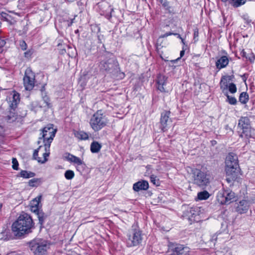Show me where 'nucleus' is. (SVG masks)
<instances>
[{
  "mask_svg": "<svg viewBox=\"0 0 255 255\" xmlns=\"http://www.w3.org/2000/svg\"><path fill=\"white\" fill-rule=\"evenodd\" d=\"M32 223V220L28 214L20 215L12 224V231L15 236L20 237L30 232Z\"/></svg>",
  "mask_w": 255,
  "mask_h": 255,
  "instance_id": "f257e3e1",
  "label": "nucleus"
},
{
  "mask_svg": "<svg viewBox=\"0 0 255 255\" xmlns=\"http://www.w3.org/2000/svg\"><path fill=\"white\" fill-rule=\"evenodd\" d=\"M189 172L191 182L200 187H205L210 182L209 175L206 172L197 168H191Z\"/></svg>",
  "mask_w": 255,
  "mask_h": 255,
  "instance_id": "f03ea898",
  "label": "nucleus"
},
{
  "mask_svg": "<svg viewBox=\"0 0 255 255\" xmlns=\"http://www.w3.org/2000/svg\"><path fill=\"white\" fill-rule=\"evenodd\" d=\"M226 172L227 176H230L227 180H234L236 176L237 171L239 168L237 155L234 153H230L227 156L225 161Z\"/></svg>",
  "mask_w": 255,
  "mask_h": 255,
  "instance_id": "7ed1b4c3",
  "label": "nucleus"
},
{
  "mask_svg": "<svg viewBox=\"0 0 255 255\" xmlns=\"http://www.w3.org/2000/svg\"><path fill=\"white\" fill-rule=\"evenodd\" d=\"M56 132V129L54 128L53 125H48L42 130V138L45 151V152H42V154L45 156L49 155L50 144L55 136Z\"/></svg>",
  "mask_w": 255,
  "mask_h": 255,
  "instance_id": "20e7f679",
  "label": "nucleus"
},
{
  "mask_svg": "<svg viewBox=\"0 0 255 255\" xmlns=\"http://www.w3.org/2000/svg\"><path fill=\"white\" fill-rule=\"evenodd\" d=\"M108 123L106 116L102 110H98L92 116L89 124L94 131H98L106 127Z\"/></svg>",
  "mask_w": 255,
  "mask_h": 255,
  "instance_id": "39448f33",
  "label": "nucleus"
},
{
  "mask_svg": "<svg viewBox=\"0 0 255 255\" xmlns=\"http://www.w3.org/2000/svg\"><path fill=\"white\" fill-rule=\"evenodd\" d=\"M29 247L34 255H46L49 245L44 240L35 239L30 242Z\"/></svg>",
  "mask_w": 255,
  "mask_h": 255,
  "instance_id": "423d86ee",
  "label": "nucleus"
},
{
  "mask_svg": "<svg viewBox=\"0 0 255 255\" xmlns=\"http://www.w3.org/2000/svg\"><path fill=\"white\" fill-rule=\"evenodd\" d=\"M217 199L221 204H229L235 200L236 197L233 191L230 190H223L218 192Z\"/></svg>",
  "mask_w": 255,
  "mask_h": 255,
  "instance_id": "0eeeda50",
  "label": "nucleus"
},
{
  "mask_svg": "<svg viewBox=\"0 0 255 255\" xmlns=\"http://www.w3.org/2000/svg\"><path fill=\"white\" fill-rule=\"evenodd\" d=\"M117 66V61L113 58H105L101 60L99 67L100 69L103 71H106L111 73L115 69Z\"/></svg>",
  "mask_w": 255,
  "mask_h": 255,
  "instance_id": "6e6552de",
  "label": "nucleus"
},
{
  "mask_svg": "<svg viewBox=\"0 0 255 255\" xmlns=\"http://www.w3.org/2000/svg\"><path fill=\"white\" fill-rule=\"evenodd\" d=\"M23 85L26 90H31L35 84V75L30 68H27L23 78Z\"/></svg>",
  "mask_w": 255,
  "mask_h": 255,
  "instance_id": "1a4fd4ad",
  "label": "nucleus"
},
{
  "mask_svg": "<svg viewBox=\"0 0 255 255\" xmlns=\"http://www.w3.org/2000/svg\"><path fill=\"white\" fill-rule=\"evenodd\" d=\"M141 232L135 229L131 234L128 235L127 243L128 247L136 246L141 243Z\"/></svg>",
  "mask_w": 255,
  "mask_h": 255,
  "instance_id": "9d476101",
  "label": "nucleus"
},
{
  "mask_svg": "<svg viewBox=\"0 0 255 255\" xmlns=\"http://www.w3.org/2000/svg\"><path fill=\"white\" fill-rule=\"evenodd\" d=\"M170 111H164L161 114L160 125L161 129L163 131H165L170 127L172 121L170 118Z\"/></svg>",
  "mask_w": 255,
  "mask_h": 255,
  "instance_id": "9b49d317",
  "label": "nucleus"
},
{
  "mask_svg": "<svg viewBox=\"0 0 255 255\" xmlns=\"http://www.w3.org/2000/svg\"><path fill=\"white\" fill-rule=\"evenodd\" d=\"M44 145H39L38 148L34 151L33 156V158L37 160L38 162L44 163L47 160V157L48 156H45L43 155L42 152H45Z\"/></svg>",
  "mask_w": 255,
  "mask_h": 255,
  "instance_id": "f8f14e48",
  "label": "nucleus"
},
{
  "mask_svg": "<svg viewBox=\"0 0 255 255\" xmlns=\"http://www.w3.org/2000/svg\"><path fill=\"white\" fill-rule=\"evenodd\" d=\"M178 35V37L181 39L182 42L183 44H185L184 40V39L180 36L179 34H178L177 33H173L172 32H167L163 35H161L159 37V38L157 39V48L159 49L160 47H163L165 46L166 45V41L165 40V38L167 37L168 36L171 35Z\"/></svg>",
  "mask_w": 255,
  "mask_h": 255,
  "instance_id": "ddd939ff",
  "label": "nucleus"
},
{
  "mask_svg": "<svg viewBox=\"0 0 255 255\" xmlns=\"http://www.w3.org/2000/svg\"><path fill=\"white\" fill-rule=\"evenodd\" d=\"M249 206V202L246 200H243L238 203L236 207V211L241 214L246 213L248 211Z\"/></svg>",
  "mask_w": 255,
  "mask_h": 255,
  "instance_id": "4468645a",
  "label": "nucleus"
},
{
  "mask_svg": "<svg viewBox=\"0 0 255 255\" xmlns=\"http://www.w3.org/2000/svg\"><path fill=\"white\" fill-rule=\"evenodd\" d=\"M167 78L162 75H159L157 77V89L162 92H166L168 91L165 87L166 84Z\"/></svg>",
  "mask_w": 255,
  "mask_h": 255,
  "instance_id": "2eb2a0df",
  "label": "nucleus"
},
{
  "mask_svg": "<svg viewBox=\"0 0 255 255\" xmlns=\"http://www.w3.org/2000/svg\"><path fill=\"white\" fill-rule=\"evenodd\" d=\"M230 78L228 76H224L222 77L220 82V88L225 95H227L228 88L229 85Z\"/></svg>",
  "mask_w": 255,
  "mask_h": 255,
  "instance_id": "dca6fc26",
  "label": "nucleus"
},
{
  "mask_svg": "<svg viewBox=\"0 0 255 255\" xmlns=\"http://www.w3.org/2000/svg\"><path fill=\"white\" fill-rule=\"evenodd\" d=\"M229 59L227 56H222L216 62V66L217 69L220 70L227 67L229 64Z\"/></svg>",
  "mask_w": 255,
  "mask_h": 255,
  "instance_id": "f3484780",
  "label": "nucleus"
},
{
  "mask_svg": "<svg viewBox=\"0 0 255 255\" xmlns=\"http://www.w3.org/2000/svg\"><path fill=\"white\" fill-rule=\"evenodd\" d=\"M64 158L68 161L76 164L78 165H81L83 164V161L78 157H77L69 153H66L64 155Z\"/></svg>",
  "mask_w": 255,
  "mask_h": 255,
  "instance_id": "a211bd4d",
  "label": "nucleus"
},
{
  "mask_svg": "<svg viewBox=\"0 0 255 255\" xmlns=\"http://www.w3.org/2000/svg\"><path fill=\"white\" fill-rule=\"evenodd\" d=\"M20 101L19 95L16 92H14L12 96L9 98V106L11 109L14 110Z\"/></svg>",
  "mask_w": 255,
  "mask_h": 255,
  "instance_id": "6ab92c4d",
  "label": "nucleus"
},
{
  "mask_svg": "<svg viewBox=\"0 0 255 255\" xmlns=\"http://www.w3.org/2000/svg\"><path fill=\"white\" fill-rule=\"evenodd\" d=\"M49 102V99L46 95H42V99L39 102V108H42L44 111L47 110L51 107Z\"/></svg>",
  "mask_w": 255,
  "mask_h": 255,
  "instance_id": "aec40b11",
  "label": "nucleus"
},
{
  "mask_svg": "<svg viewBox=\"0 0 255 255\" xmlns=\"http://www.w3.org/2000/svg\"><path fill=\"white\" fill-rule=\"evenodd\" d=\"M250 120L248 117H242L239 121V126L244 130L249 128Z\"/></svg>",
  "mask_w": 255,
  "mask_h": 255,
  "instance_id": "412c9836",
  "label": "nucleus"
},
{
  "mask_svg": "<svg viewBox=\"0 0 255 255\" xmlns=\"http://www.w3.org/2000/svg\"><path fill=\"white\" fill-rule=\"evenodd\" d=\"M41 197H37L30 202V209L31 211L34 213H36L39 210L38 206L40 202Z\"/></svg>",
  "mask_w": 255,
  "mask_h": 255,
  "instance_id": "4be33fe9",
  "label": "nucleus"
},
{
  "mask_svg": "<svg viewBox=\"0 0 255 255\" xmlns=\"http://www.w3.org/2000/svg\"><path fill=\"white\" fill-rule=\"evenodd\" d=\"M74 135L76 137L80 140H86L89 138L88 134L87 132L82 130L75 131Z\"/></svg>",
  "mask_w": 255,
  "mask_h": 255,
  "instance_id": "5701e85b",
  "label": "nucleus"
},
{
  "mask_svg": "<svg viewBox=\"0 0 255 255\" xmlns=\"http://www.w3.org/2000/svg\"><path fill=\"white\" fill-rule=\"evenodd\" d=\"M102 145L97 141L92 142L90 146V149L92 153H98L100 151Z\"/></svg>",
  "mask_w": 255,
  "mask_h": 255,
  "instance_id": "b1692460",
  "label": "nucleus"
},
{
  "mask_svg": "<svg viewBox=\"0 0 255 255\" xmlns=\"http://www.w3.org/2000/svg\"><path fill=\"white\" fill-rule=\"evenodd\" d=\"M133 189L135 192L143 190V180H141L133 185Z\"/></svg>",
  "mask_w": 255,
  "mask_h": 255,
  "instance_id": "393cba45",
  "label": "nucleus"
},
{
  "mask_svg": "<svg viewBox=\"0 0 255 255\" xmlns=\"http://www.w3.org/2000/svg\"><path fill=\"white\" fill-rule=\"evenodd\" d=\"M20 174L21 177H22L24 178H29L33 177L35 176L34 173L26 170H22L20 172Z\"/></svg>",
  "mask_w": 255,
  "mask_h": 255,
  "instance_id": "a878e982",
  "label": "nucleus"
},
{
  "mask_svg": "<svg viewBox=\"0 0 255 255\" xmlns=\"http://www.w3.org/2000/svg\"><path fill=\"white\" fill-rule=\"evenodd\" d=\"M249 100V95L246 92H242L239 97V101L242 104H246Z\"/></svg>",
  "mask_w": 255,
  "mask_h": 255,
  "instance_id": "bb28decb",
  "label": "nucleus"
},
{
  "mask_svg": "<svg viewBox=\"0 0 255 255\" xmlns=\"http://www.w3.org/2000/svg\"><path fill=\"white\" fill-rule=\"evenodd\" d=\"M210 196L209 193L207 191H204L198 193V198L199 200H206Z\"/></svg>",
  "mask_w": 255,
  "mask_h": 255,
  "instance_id": "cd10ccee",
  "label": "nucleus"
},
{
  "mask_svg": "<svg viewBox=\"0 0 255 255\" xmlns=\"http://www.w3.org/2000/svg\"><path fill=\"white\" fill-rule=\"evenodd\" d=\"M35 213L37 215L39 223L41 225H42L44 221L45 217L44 214L42 211H40L39 210H38V211L36 212Z\"/></svg>",
  "mask_w": 255,
  "mask_h": 255,
  "instance_id": "c85d7f7f",
  "label": "nucleus"
},
{
  "mask_svg": "<svg viewBox=\"0 0 255 255\" xmlns=\"http://www.w3.org/2000/svg\"><path fill=\"white\" fill-rule=\"evenodd\" d=\"M75 174L73 171L68 170L66 171L64 174L65 177L68 180H71L74 177Z\"/></svg>",
  "mask_w": 255,
  "mask_h": 255,
  "instance_id": "c756f323",
  "label": "nucleus"
},
{
  "mask_svg": "<svg viewBox=\"0 0 255 255\" xmlns=\"http://www.w3.org/2000/svg\"><path fill=\"white\" fill-rule=\"evenodd\" d=\"M150 182L154 185L158 186L160 185L159 180L157 178V177L154 175H151L150 176Z\"/></svg>",
  "mask_w": 255,
  "mask_h": 255,
  "instance_id": "7c9ffc66",
  "label": "nucleus"
},
{
  "mask_svg": "<svg viewBox=\"0 0 255 255\" xmlns=\"http://www.w3.org/2000/svg\"><path fill=\"white\" fill-rule=\"evenodd\" d=\"M246 2V0H235L232 3V5L235 7H238L244 4Z\"/></svg>",
  "mask_w": 255,
  "mask_h": 255,
  "instance_id": "2f4dec72",
  "label": "nucleus"
},
{
  "mask_svg": "<svg viewBox=\"0 0 255 255\" xmlns=\"http://www.w3.org/2000/svg\"><path fill=\"white\" fill-rule=\"evenodd\" d=\"M30 108L31 110L36 111L39 108V102H32L30 104Z\"/></svg>",
  "mask_w": 255,
  "mask_h": 255,
  "instance_id": "473e14b6",
  "label": "nucleus"
},
{
  "mask_svg": "<svg viewBox=\"0 0 255 255\" xmlns=\"http://www.w3.org/2000/svg\"><path fill=\"white\" fill-rule=\"evenodd\" d=\"M39 182V179L37 178H33L30 179L28 182V185L31 187L37 186Z\"/></svg>",
  "mask_w": 255,
  "mask_h": 255,
  "instance_id": "72a5a7b5",
  "label": "nucleus"
},
{
  "mask_svg": "<svg viewBox=\"0 0 255 255\" xmlns=\"http://www.w3.org/2000/svg\"><path fill=\"white\" fill-rule=\"evenodd\" d=\"M227 97V101L231 104V105H235L237 103V100L235 97L230 96L228 95V94L227 93V95H225Z\"/></svg>",
  "mask_w": 255,
  "mask_h": 255,
  "instance_id": "f704fd0d",
  "label": "nucleus"
},
{
  "mask_svg": "<svg viewBox=\"0 0 255 255\" xmlns=\"http://www.w3.org/2000/svg\"><path fill=\"white\" fill-rule=\"evenodd\" d=\"M228 89H229L230 92L232 94L235 93L237 92L236 86L234 83L229 84Z\"/></svg>",
  "mask_w": 255,
  "mask_h": 255,
  "instance_id": "c9c22d12",
  "label": "nucleus"
},
{
  "mask_svg": "<svg viewBox=\"0 0 255 255\" xmlns=\"http://www.w3.org/2000/svg\"><path fill=\"white\" fill-rule=\"evenodd\" d=\"M12 168L14 170L18 169V163L16 158H13L12 159Z\"/></svg>",
  "mask_w": 255,
  "mask_h": 255,
  "instance_id": "e433bc0d",
  "label": "nucleus"
},
{
  "mask_svg": "<svg viewBox=\"0 0 255 255\" xmlns=\"http://www.w3.org/2000/svg\"><path fill=\"white\" fill-rule=\"evenodd\" d=\"M160 3L162 4V5L167 9H169L170 8V6L169 3L167 2L165 0H159Z\"/></svg>",
  "mask_w": 255,
  "mask_h": 255,
  "instance_id": "4c0bfd02",
  "label": "nucleus"
},
{
  "mask_svg": "<svg viewBox=\"0 0 255 255\" xmlns=\"http://www.w3.org/2000/svg\"><path fill=\"white\" fill-rule=\"evenodd\" d=\"M20 47L22 50H25L27 48V44L24 41H20L19 43Z\"/></svg>",
  "mask_w": 255,
  "mask_h": 255,
  "instance_id": "58836bf2",
  "label": "nucleus"
},
{
  "mask_svg": "<svg viewBox=\"0 0 255 255\" xmlns=\"http://www.w3.org/2000/svg\"><path fill=\"white\" fill-rule=\"evenodd\" d=\"M199 32L197 29H195L194 31V42H196L198 40Z\"/></svg>",
  "mask_w": 255,
  "mask_h": 255,
  "instance_id": "ea45409f",
  "label": "nucleus"
},
{
  "mask_svg": "<svg viewBox=\"0 0 255 255\" xmlns=\"http://www.w3.org/2000/svg\"><path fill=\"white\" fill-rule=\"evenodd\" d=\"M4 234H5L6 235H7V232L6 231H5L1 233V237H0V239L1 240H6L8 239L7 237H5L3 236V235H4Z\"/></svg>",
  "mask_w": 255,
  "mask_h": 255,
  "instance_id": "a19ab883",
  "label": "nucleus"
},
{
  "mask_svg": "<svg viewBox=\"0 0 255 255\" xmlns=\"http://www.w3.org/2000/svg\"><path fill=\"white\" fill-rule=\"evenodd\" d=\"M249 60H250L251 62H254L255 59V57L253 53H251L249 56H248Z\"/></svg>",
  "mask_w": 255,
  "mask_h": 255,
  "instance_id": "79ce46f5",
  "label": "nucleus"
},
{
  "mask_svg": "<svg viewBox=\"0 0 255 255\" xmlns=\"http://www.w3.org/2000/svg\"><path fill=\"white\" fill-rule=\"evenodd\" d=\"M32 54V52L29 50V51L24 52V56L26 58H29L31 57Z\"/></svg>",
  "mask_w": 255,
  "mask_h": 255,
  "instance_id": "37998d69",
  "label": "nucleus"
},
{
  "mask_svg": "<svg viewBox=\"0 0 255 255\" xmlns=\"http://www.w3.org/2000/svg\"><path fill=\"white\" fill-rule=\"evenodd\" d=\"M241 55L243 57H246L247 59L248 58V57L247 56L246 52L244 50H243L241 52Z\"/></svg>",
  "mask_w": 255,
  "mask_h": 255,
  "instance_id": "c03bdc74",
  "label": "nucleus"
},
{
  "mask_svg": "<svg viewBox=\"0 0 255 255\" xmlns=\"http://www.w3.org/2000/svg\"><path fill=\"white\" fill-rule=\"evenodd\" d=\"M5 44V42L4 40L0 39V47H3Z\"/></svg>",
  "mask_w": 255,
  "mask_h": 255,
  "instance_id": "a18cd8bd",
  "label": "nucleus"
},
{
  "mask_svg": "<svg viewBox=\"0 0 255 255\" xmlns=\"http://www.w3.org/2000/svg\"><path fill=\"white\" fill-rule=\"evenodd\" d=\"M194 211H195L194 210L190 208V209H189V211L188 210L187 211V212L190 213L191 214V216H192L193 215H194Z\"/></svg>",
  "mask_w": 255,
  "mask_h": 255,
  "instance_id": "49530a36",
  "label": "nucleus"
},
{
  "mask_svg": "<svg viewBox=\"0 0 255 255\" xmlns=\"http://www.w3.org/2000/svg\"><path fill=\"white\" fill-rule=\"evenodd\" d=\"M148 188V183L146 181L144 180V190Z\"/></svg>",
  "mask_w": 255,
  "mask_h": 255,
  "instance_id": "de8ad7c7",
  "label": "nucleus"
},
{
  "mask_svg": "<svg viewBox=\"0 0 255 255\" xmlns=\"http://www.w3.org/2000/svg\"><path fill=\"white\" fill-rule=\"evenodd\" d=\"M3 128L0 126V135H2V134L3 133Z\"/></svg>",
  "mask_w": 255,
  "mask_h": 255,
  "instance_id": "09e8293b",
  "label": "nucleus"
},
{
  "mask_svg": "<svg viewBox=\"0 0 255 255\" xmlns=\"http://www.w3.org/2000/svg\"><path fill=\"white\" fill-rule=\"evenodd\" d=\"M75 18L71 19V21L68 24V26H70L72 25V23H73V20H74Z\"/></svg>",
  "mask_w": 255,
  "mask_h": 255,
  "instance_id": "8fccbe9b",
  "label": "nucleus"
},
{
  "mask_svg": "<svg viewBox=\"0 0 255 255\" xmlns=\"http://www.w3.org/2000/svg\"><path fill=\"white\" fill-rule=\"evenodd\" d=\"M184 54V50L183 49L182 51H180V57H182Z\"/></svg>",
  "mask_w": 255,
  "mask_h": 255,
  "instance_id": "3c124183",
  "label": "nucleus"
},
{
  "mask_svg": "<svg viewBox=\"0 0 255 255\" xmlns=\"http://www.w3.org/2000/svg\"><path fill=\"white\" fill-rule=\"evenodd\" d=\"M150 165H148L146 166V168H147V170H149L150 168Z\"/></svg>",
  "mask_w": 255,
  "mask_h": 255,
  "instance_id": "603ef678",
  "label": "nucleus"
},
{
  "mask_svg": "<svg viewBox=\"0 0 255 255\" xmlns=\"http://www.w3.org/2000/svg\"><path fill=\"white\" fill-rule=\"evenodd\" d=\"M41 141L40 140L38 141V144H39Z\"/></svg>",
  "mask_w": 255,
  "mask_h": 255,
  "instance_id": "864d4df0",
  "label": "nucleus"
},
{
  "mask_svg": "<svg viewBox=\"0 0 255 255\" xmlns=\"http://www.w3.org/2000/svg\"><path fill=\"white\" fill-rule=\"evenodd\" d=\"M1 23L0 22V27H1Z\"/></svg>",
  "mask_w": 255,
  "mask_h": 255,
  "instance_id": "5fc2aeb1",
  "label": "nucleus"
}]
</instances>
